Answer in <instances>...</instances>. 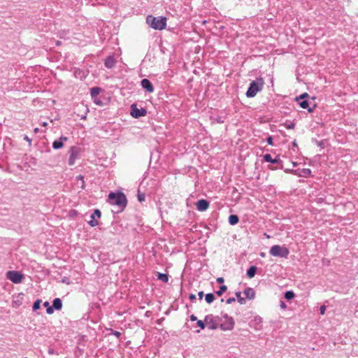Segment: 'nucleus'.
Segmentation results:
<instances>
[{
  "label": "nucleus",
  "mask_w": 358,
  "mask_h": 358,
  "mask_svg": "<svg viewBox=\"0 0 358 358\" xmlns=\"http://www.w3.org/2000/svg\"><path fill=\"white\" fill-rule=\"evenodd\" d=\"M108 201L110 204L117 206L120 211H122L127 204L126 196L120 192H110L108 195Z\"/></svg>",
  "instance_id": "f257e3e1"
},
{
  "label": "nucleus",
  "mask_w": 358,
  "mask_h": 358,
  "mask_svg": "<svg viewBox=\"0 0 358 358\" xmlns=\"http://www.w3.org/2000/svg\"><path fill=\"white\" fill-rule=\"evenodd\" d=\"M146 22L155 30H162L166 26V17L148 15L146 17Z\"/></svg>",
  "instance_id": "f03ea898"
},
{
  "label": "nucleus",
  "mask_w": 358,
  "mask_h": 358,
  "mask_svg": "<svg viewBox=\"0 0 358 358\" xmlns=\"http://www.w3.org/2000/svg\"><path fill=\"white\" fill-rule=\"evenodd\" d=\"M264 85V81L262 78H258L256 80L250 83L249 87L245 93L247 97H254L257 92H260Z\"/></svg>",
  "instance_id": "7ed1b4c3"
},
{
  "label": "nucleus",
  "mask_w": 358,
  "mask_h": 358,
  "mask_svg": "<svg viewBox=\"0 0 358 358\" xmlns=\"http://www.w3.org/2000/svg\"><path fill=\"white\" fill-rule=\"evenodd\" d=\"M269 253L273 257L286 258L289 254V250L285 246L275 245L270 248Z\"/></svg>",
  "instance_id": "20e7f679"
},
{
  "label": "nucleus",
  "mask_w": 358,
  "mask_h": 358,
  "mask_svg": "<svg viewBox=\"0 0 358 358\" xmlns=\"http://www.w3.org/2000/svg\"><path fill=\"white\" fill-rule=\"evenodd\" d=\"M6 278L13 283H20L24 278L22 273L16 271H9L6 273Z\"/></svg>",
  "instance_id": "39448f33"
},
{
  "label": "nucleus",
  "mask_w": 358,
  "mask_h": 358,
  "mask_svg": "<svg viewBox=\"0 0 358 358\" xmlns=\"http://www.w3.org/2000/svg\"><path fill=\"white\" fill-rule=\"evenodd\" d=\"M222 317L225 319V321L220 324V329L223 331H228L234 329L235 324L234 319L226 313L223 314Z\"/></svg>",
  "instance_id": "423d86ee"
},
{
  "label": "nucleus",
  "mask_w": 358,
  "mask_h": 358,
  "mask_svg": "<svg viewBox=\"0 0 358 358\" xmlns=\"http://www.w3.org/2000/svg\"><path fill=\"white\" fill-rule=\"evenodd\" d=\"M81 149L77 146H72L70 149L69 153V165L73 166L75 164L76 159H78L80 156Z\"/></svg>",
  "instance_id": "0eeeda50"
},
{
  "label": "nucleus",
  "mask_w": 358,
  "mask_h": 358,
  "mask_svg": "<svg viewBox=\"0 0 358 358\" xmlns=\"http://www.w3.org/2000/svg\"><path fill=\"white\" fill-rule=\"evenodd\" d=\"M130 114L134 118H139L141 117L145 116L147 110L143 108H138L136 104L133 103L131 106Z\"/></svg>",
  "instance_id": "6e6552de"
},
{
  "label": "nucleus",
  "mask_w": 358,
  "mask_h": 358,
  "mask_svg": "<svg viewBox=\"0 0 358 358\" xmlns=\"http://www.w3.org/2000/svg\"><path fill=\"white\" fill-rule=\"evenodd\" d=\"M286 172H291L293 174L299 177L307 178L310 176L311 170L309 169H295V170H286Z\"/></svg>",
  "instance_id": "1a4fd4ad"
},
{
  "label": "nucleus",
  "mask_w": 358,
  "mask_h": 358,
  "mask_svg": "<svg viewBox=\"0 0 358 358\" xmlns=\"http://www.w3.org/2000/svg\"><path fill=\"white\" fill-rule=\"evenodd\" d=\"M101 215V212L99 209H95L94 213L91 215V220L88 222V224L94 227H96L99 224V222L96 220V217L100 218Z\"/></svg>",
  "instance_id": "9d476101"
},
{
  "label": "nucleus",
  "mask_w": 358,
  "mask_h": 358,
  "mask_svg": "<svg viewBox=\"0 0 358 358\" xmlns=\"http://www.w3.org/2000/svg\"><path fill=\"white\" fill-rule=\"evenodd\" d=\"M204 322H206L208 324V328L209 329H216L217 328V324L215 321L214 317L213 315H208L205 317Z\"/></svg>",
  "instance_id": "9b49d317"
},
{
  "label": "nucleus",
  "mask_w": 358,
  "mask_h": 358,
  "mask_svg": "<svg viewBox=\"0 0 358 358\" xmlns=\"http://www.w3.org/2000/svg\"><path fill=\"white\" fill-rule=\"evenodd\" d=\"M141 85L147 92L152 93L154 92V87L150 80L144 78L141 80Z\"/></svg>",
  "instance_id": "f8f14e48"
},
{
  "label": "nucleus",
  "mask_w": 358,
  "mask_h": 358,
  "mask_svg": "<svg viewBox=\"0 0 358 358\" xmlns=\"http://www.w3.org/2000/svg\"><path fill=\"white\" fill-rule=\"evenodd\" d=\"M209 207V202L206 199H200L196 203V209L199 211H205Z\"/></svg>",
  "instance_id": "ddd939ff"
},
{
  "label": "nucleus",
  "mask_w": 358,
  "mask_h": 358,
  "mask_svg": "<svg viewBox=\"0 0 358 358\" xmlns=\"http://www.w3.org/2000/svg\"><path fill=\"white\" fill-rule=\"evenodd\" d=\"M67 140H68L67 137H65V136L60 137L59 139L54 141V142L52 143V148L55 150H58V149L62 148L64 145V142L67 141Z\"/></svg>",
  "instance_id": "4468645a"
},
{
  "label": "nucleus",
  "mask_w": 358,
  "mask_h": 358,
  "mask_svg": "<svg viewBox=\"0 0 358 358\" xmlns=\"http://www.w3.org/2000/svg\"><path fill=\"white\" fill-rule=\"evenodd\" d=\"M262 319L261 317L257 316L255 319L250 322V326L251 327H254L257 330H259L262 328Z\"/></svg>",
  "instance_id": "2eb2a0df"
},
{
  "label": "nucleus",
  "mask_w": 358,
  "mask_h": 358,
  "mask_svg": "<svg viewBox=\"0 0 358 358\" xmlns=\"http://www.w3.org/2000/svg\"><path fill=\"white\" fill-rule=\"evenodd\" d=\"M115 64H116V60L113 55L108 56L105 59L104 65L108 69H112L113 67L115 66Z\"/></svg>",
  "instance_id": "dca6fc26"
},
{
  "label": "nucleus",
  "mask_w": 358,
  "mask_h": 358,
  "mask_svg": "<svg viewBox=\"0 0 358 358\" xmlns=\"http://www.w3.org/2000/svg\"><path fill=\"white\" fill-rule=\"evenodd\" d=\"M243 294L245 295L248 299H252L255 296V292L251 287H248L243 291Z\"/></svg>",
  "instance_id": "f3484780"
},
{
  "label": "nucleus",
  "mask_w": 358,
  "mask_h": 358,
  "mask_svg": "<svg viewBox=\"0 0 358 358\" xmlns=\"http://www.w3.org/2000/svg\"><path fill=\"white\" fill-rule=\"evenodd\" d=\"M299 104L302 108H307L309 113L313 111V108L315 107V105H313V108L309 107V102L307 100L299 101Z\"/></svg>",
  "instance_id": "a211bd4d"
},
{
  "label": "nucleus",
  "mask_w": 358,
  "mask_h": 358,
  "mask_svg": "<svg viewBox=\"0 0 358 358\" xmlns=\"http://www.w3.org/2000/svg\"><path fill=\"white\" fill-rule=\"evenodd\" d=\"M264 159L266 162H270L271 164H275L280 162V159L279 158L273 159L270 154H266L264 155Z\"/></svg>",
  "instance_id": "6ab92c4d"
},
{
  "label": "nucleus",
  "mask_w": 358,
  "mask_h": 358,
  "mask_svg": "<svg viewBox=\"0 0 358 358\" xmlns=\"http://www.w3.org/2000/svg\"><path fill=\"white\" fill-rule=\"evenodd\" d=\"M52 306L55 310H61L62 308V302L59 298H56L52 301Z\"/></svg>",
  "instance_id": "aec40b11"
},
{
  "label": "nucleus",
  "mask_w": 358,
  "mask_h": 358,
  "mask_svg": "<svg viewBox=\"0 0 358 358\" xmlns=\"http://www.w3.org/2000/svg\"><path fill=\"white\" fill-rule=\"evenodd\" d=\"M257 267L255 266H251L247 271V276L249 278H252L255 275L257 272Z\"/></svg>",
  "instance_id": "412c9836"
},
{
  "label": "nucleus",
  "mask_w": 358,
  "mask_h": 358,
  "mask_svg": "<svg viewBox=\"0 0 358 358\" xmlns=\"http://www.w3.org/2000/svg\"><path fill=\"white\" fill-rule=\"evenodd\" d=\"M101 89L99 87H94L90 89V94L92 99L96 98L99 95Z\"/></svg>",
  "instance_id": "4be33fe9"
},
{
  "label": "nucleus",
  "mask_w": 358,
  "mask_h": 358,
  "mask_svg": "<svg viewBox=\"0 0 358 358\" xmlns=\"http://www.w3.org/2000/svg\"><path fill=\"white\" fill-rule=\"evenodd\" d=\"M239 221V218L236 215H231L229 217V222L231 225L236 224Z\"/></svg>",
  "instance_id": "5701e85b"
},
{
  "label": "nucleus",
  "mask_w": 358,
  "mask_h": 358,
  "mask_svg": "<svg viewBox=\"0 0 358 358\" xmlns=\"http://www.w3.org/2000/svg\"><path fill=\"white\" fill-rule=\"evenodd\" d=\"M205 300L208 303H211L215 300V295L213 293H208L205 296Z\"/></svg>",
  "instance_id": "b1692460"
},
{
  "label": "nucleus",
  "mask_w": 358,
  "mask_h": 358,
  "mask_svg": "<svg viewBox=\"0 0 358 358\" xmlns=\"http://www.w3.org/2000/svg\"><path fill=\"white\" fill-rule=\"evenodd\" d=\"M157 278L164 282H167L169 280V275L166 273H158Z\"/></svg>",
  "instance_id": "393cba45"
},
{
  "label": "nucleus",
  "mask_w": 358,
  "mask_h": 358,
  "mask_svg": "<svg viewBox=\"0 0 358 358\" xmlns=\"http://www.w3.org/2000/svg\"><path fill=\"white\" fill-rule=\"evenodd\" d=\"M236 296L237 298V300L239 303L241 305L245 304L246 303L245 299L241 296V292H236Z\"/></svg>",
  "instance_id": "a878e982"
},
{
  "label": "nucleus",
  "mask_w": 358,
  "mask_h": 358,
  "mask_svg": "<svg viewBox=\"0 0 358 358\" xmlns=\"http://www.w3.org/2000/svg\"><path fill=\"white\" fill-rule=\"evenodd\" d=\"M284 296L287 300H291L294 298L295 294L292 291H287L285 292Z\"/></svg>",
  "instance_id": "bb28decb"
},
{
  "label": "nucleus",
  "mask_w": 358,
  "mask_h": 358,
  "mask_svg": "<svg viewBox=\"0 0 358 358\" xmlns=\"http://www.w3.org/2000/svg\"><path fill=\"white\" fill-rule=\"evenodd\" d=\"M227 287L226 285H222V286L220 287L219 290H217L216 292V294L218 296H222L223 294V293L227 291Z\"/></svg>",
  "instance_id": "cd10ccee"
},
{
  "label": "nucleus",
  "mask_w": 358,
  "mask_h": 358,
  "mask_svg": "<svg viewBox=\"0 0 358 358\" xmlns=\"http://www.w3.org/2000/svg\"><path fill=\"white\" fill-rule=\"evenodd\" d=\"M41 300L40 299H37L33 304V310H37L40 308L41 307Z\"/></svg>",
  "instance_id": "c85d7f7f"
},
{
  "label": "nucleus",
  "mask_w": 358,
  "mask_h": 358,
  "mask_svg": "<svg viewBox=\"0 0 358 358\" xmlns=\"http://www.w3.org/2000/svg\"><path fill=\"white\" fill-rule=\"evenodd\" d=\"M138 200L139 202H143L145 199V196L144 193L141 192L139 190L138 191Z\"/></svg>",
  "instance_id": "c756f323"
},
{
  "label": "nucleus",
  "mask_w": 358,
  "mask_h": 358,
  "mask_svg": "<svg viewBox=\"0 0 358 358\" xmlns=\"http://www.w3.org/2000/svg\"><path fill=\"white\" fill-rule=\"evenodd\" d=\"M196 324L198 327H199L202 329H203L206 327V324H205L204 322L202 320H197Z\"/></svg>",
  "instance_id": "7c9ffc66"
},
{
  "label": "nucleus",
  "mask_w": 358,
  "mask_h": 358,
  "mask_svg": "<svg viewBox=\"0 0 358 358\" xmlns=\"http://www.w3.org/2000/svg\"><path fill=\"white\" fill-rule=\"evenodd\" d=\"M76 179H77L78 180H81V181H82V186H81V187H83H83H84V183H85V181H84V176H82V175H79V176H76Z\"/></svg>",
  "instance_id": "2f4dec72"
},
{
  "label": "nucleus",
  "mask_w": 358,
  "mask_h": 358,
  "mask_svg": "<svg viewBox=\"0 0 358 358\" xmlns=\"http://www.w3.org/2000/svg\"><path fill=\"white\" fill-rule=\"evenodd\" d=\"M308 94L307 93H304V94H301L300 96L296 97V101H299L301 99L303 100V99H305L306 97H308Z\"/></svg>",
  "instance_id": "473e14b6"
},
{
  "label": "nucleus",
  "mask_w": 358,
  "mask_h": 358,
  "mask_svg": "<svg viewBox=\"0 0 358 358\" xmlns=\"http://www.w3.org/2000/svg\"><path fill=\"white\" fill-rule=\"evenodd\" d=\"M53 312H54V308H53V306H48V307L47 308V309H46V313H47L48 314L50 315V314L53 313Z\"/></svg>",
  "instance_id": "72a5a7b5"
},
{
  "label": "nucleus",
  "mask_w": 358,
  "mask_h": 358,
  "mask_svg": "<svg viewBox=\"0 0 358 358\" xmlns=\"http://www.w3.org/2000/svg\"><path fill=\"white\" fill-rule=\"evenodd\" d=\"M266 142L268 145H273V137L272 136H268L267 138H266Z\"/></svg>",
  "instance_id": "f704fd0d"
},
{
  "label": "nucleus",
  "mask_w": 358,
  "mask_h": 358,
  "mask_svg": "<svg viewBox=\"0 0 358 358\" xmlns=\"http://www.w3.org/2000/svg\"><path fill=\"white\" fill-rule=\"evenodd\" d=\"M325 310H326V306L324 305L322 306L320 308V314L322 315H324V313H325Z\"/></svg>",
  "instance_id": "c9c22d12"
},
{
  "label": "nucleus",
  "mask_w": 358,
  "mask_h": 358,
  "mask_svg": "<svg viewBox=\"0 0 358 358\" xmlns=\"http://www.w3.org/2000/svg\"><path fill=\"white\" fill-rule=\"evenodd\" d=\"M235 301H236V299H235L234 297H231V298H229V299L226 301V302H227V303L230 304V303H231L234 302Z\"/></svg>",
  "instance_id": "e433bc0d"
},
{
  "label": "nucleus",
  "mask_w": 358,
  "mask_h": 358,
  "mask_svg": "<svg viewBox=\"0 0 358 358\" xmlns=\"http://www.w3.org/2000/svg\"><path fill=\"white\" fill-rule=\"evenodd\" d=\"M93 99H94V103H96V105L101 106L102 104V102L101 100L96 99V98H94Z\"/></svg>",
  "instance_id": "4c0bfd02"
},
{
  "label": "nucleus",
  "mask_w": 358,
  "mask_h": 358,
  "mask_svg": "<svg viewBox=\"0 0 358 358\" xmlns=\"http://www.w3.org/2000/svg\"><path fill=\"white\" fill-rule=\"evenodd\" d=\"M24 140H25L26 141H27V142L29 143V145H31V138H29L28 137V136L24 135Z\"/></svg>",
  "instance_id": "58836bf2"
},
{
  "label": "nucleus",
  "mask_w": 358,
  "mask_h": 358,
  "mask_svg": "<svg viewBox=\"0 0 358 358\" xmlns=\"http://www.w3.org/2000/svg\"><path fill=\"white\" fill-rule=\"evenodd\" d=\"M280 306L282 309H285L287 308L285 303L282 301H280Z\"/></svg>",
  "instance_id": "ea45409f"
},
{
  "label": "nucleus",
  "mask_w": 358,
  "mask_h": 358,
  "mask_svg": "<svg viewBox=\"0 0 358 358\" xmlns=\"http://www.w3.org/2000/svg\"><path fill=\"white\" fill-rule=\"evenodd\" d=\"M203 291H200L199 293H198V296H199V300H202L203 299Z\"/></svg>",
  "instance_id": "a19ab883"
},
{
  "label": "nucleus",
  "mask_w": 358,
  "mask_h": 358,
  "mask_svg": "<svg viewBox=\"0 0 358 358\" xmlns=\"http://www.w3.org/2000/svg\"><path fill=\"white\" fill-rule=\"evenodd\" d=\"M189 298L192 301H194V300H196V295L194 294H191Z\"/></svg>",
  "instance_id": "79ce46f5"
},
{
  "label": "nucleus",
  "mask_w": 358,
  "mask_h": 358,
  "mask_svg": "<svg viewBox=\"0 0 358 358\" xmlns=\"http://www.w3.org/2000/svg\"><path fill=\"white\" fill-rule=\"evenodd\" d=\"M113 334L116 337L119 338L121 336V333L119 331H113Z\"/></svg>",
  "instance_id": "37998d69"
},
{
  "label": "nucleus",
  "mask_w": 358,
  "mask_h": 358,
  "mask_svg": "<svg viewBox=\"0 0 358 358\" xmlns=\"http://www.w3.org/2000/svg\"><path fill=\"white\" fill-rule=\"evenodd\" d=\"M217 282L218 283H223V282H224V278H223L222 277L218 278L217 279Z\"/></svg>",
  "instance_id": "c03bdc74"
},
{
  "label": "nucleus",
  "mask_w": 358,
  "mask_h": 358,
  "mask_svg": "<svg viewBox=\"0 0 358 358\" xmlns=\"http://www.w3.org/2000/svg\"><path fill=\"white\" fill-rule=\"evenodd\" d=\"M190 320H191V321H196V320H197V318H196V317L195 315H192L190 316Z\"/></svg>",
  "instance_id": "a18cd8bd"
},
{
  "label": "nucleus",
  "mask_w": 358,
  "mask_h": 358,
  "mask_svg": "<svg viewBox=\"0 0 358 358\" xmlns=\"http://www.w3.org/2000/svg\"><path fill=\"white\" fill-rule=\"evenodd\" d=\"M43 306L45 307L48 308V306H50L49 302L48 301L44 302Z\"/></svg>",
  "instance_id": "49530a36"
},
{
  "label": "nucleus",
  "mask_w": 358,
  "mask_h": 358,
  "mask_svg": "<svg viewBox=\"0 0 358 358\" xmlns=\"http://www.w3.org/2000/svg\"><path fill=\"white\" fill-rule=\"evenodd\" d=\"M48 125L47 122H44L42 123V126L46 127Z\"/></svg>",
  "instance_id": "de8ad7c7"
},
{
  "label": "nucleus",
  "mask_w": 358,
  "mask_h": 358,
  "mask_svg": "<svg viewBox=\"0 0 358 358\" xmlns=\"http://www.w3.org/2000/svg\"><path fill=\"white\" fill-rule=\"evenodd\" d=\"M294 124H292L291 125H289V126L288 127V128H293V127H294Z\"/></svg>",
  "instance_id": "09e8293b"
},
{
  "label": "nucleus",
  "mask_w": 358,
  "mask_h": 358,
  "mask_svg": "<svg viewBox=\"0 0 358 358\" xmlns=\"http://www.w3.org/2000/svg\"><path fill=\"white\" fill-rule=\"evenodd\" d=\"M38 131V128H36V129H34V132H35V133H37Z\"/></svg>",
  "instance_id": "8fccbe9b"
},
{
  "label": "nucleus",
  "mask_w": 358,
  "mask_h": 358,
  "mask_svg": "<svg viewBox=\"0 0 358 358\" xmlns=\"http://www.w3.org/2000/svg\"><path fill=\"white\" fill-rule=\"evenodd\" d=\"M260 255H261L262 257H264V256H265V254H264V252H262V253L260 254Z\"/></svg>",
  "instance_id": "3c124183"
},
{
  "label": "nucleus",
  "mask_w": 358,
  "mask_h": 358,
  "mask_svg": "<svg viewBox=\"0 0 358 358\" xmlns=\"http://www.w3.org/2000/svg\"><path fill=\"white\" fill-rule=\"evenodd\" d=\"M292 164H293V166H296V162H292Z\"/></svg>",
  "instance_id": "603ef678"
},
{
  "label": "nucleus",
  "mask_w": 358,
  "mask_h": 358,
  "mask_svg": "<svg viewBox=\"0 0 358 358\" xmlns=\"http://www.w3.org/2000/svg\"><path fill=\"white\" fill-rule=\"evenodd\" d=\"M86 118V115H84L81 117V119H85Z\"/></svg>",
  "instance_id": "864d4df0"
},
{
  "label": "nucleus",
  "mask_w": 358,
  "mask_h": 358,
  "mask_svg": "<svg viewBox=\"0 0 358 358\" xmlns=\"http://www.w3.org/2000/svg\"><path fill=\"white\" fill-rule=\"evenodd\" d=\"M24 358H27V357H24Z\"/></svg>",
  "instance_id": "5fc2aeb1"
}]
</instances>
